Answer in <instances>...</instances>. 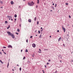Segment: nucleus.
I'll use <instances>...</instances> for the list:
<instances>
[{
  "label": "nucleus",
  "mask_w": 73,
  "mask_h": 73,
  "mask_svg": "<svg viewBox=\"0 0 73 73\" xmlns=\"http://www.w3.org/2000/svg\"><path fill=\"white\" fill-rule=\"evenodd\" d=\"M8 66H9V64L8 63V65H7V68H8Z\"/></svg>",
  "instance_id": "c756f323"
},
{
  "label": "nucleus",
  "mask_w": 73,
  "mask_h": 73,
  "mask_svg": "<svg viewBox=\"0 0 73 73\" xmlns=\"http://www.w3.org/2000/svg\"><path fill=\"white\" fill-rule=\"evenodd\" d=\"M57 72V71H56L55 73H56Z\"/></svg>",
  "instance_id": "c9c22d12"
},
{
  "label": "nucleus",
  "mask_w": 73,
  "mask_h": 73,
  "mask_svg": "<svg viewBox=\"0 0 73 73\" xmlns=\"http://www.w3.org/2000/svg\"><path fill=\"white\" fill-rule=\"evenodd\" d=\"M17 66H19V65H18V64H17Z\"/></svg>",
  "instance_id": "603ef678"
},
{
  "label": "nucleus",
  "mask_w": 73,
  "mask_h": 73,
  "mask_svg": "<svg viewBox=\"0 0 73 73\" xmlns=\"http://www.w3.org/2000/svg\"><path fill=\"white\" fill-rule=\"evenodd\" d=\"M30 38H32V36H31L30 37Z\"/></svg>",
  "instance_id": "e433bc0d"
},
{
  "label": "nucleus",
  "mask_w": 73,
  "mask_h": 73,
  "mask_svg": "<svg viewBox=\"0 0 73 73\" xmlns=\"http://www.w3.org/2000/svg\"><path fill=\"white\" fill-rule=\"evenodd\" d=\"M9 28H10V26L9 25L8 26V27L7 28V29H9Z\"/></svg>",
  "instance_id": "9b49d317"
},
{
  "label": "nucleus",
  "mask_w": 73,
  "mask_h": 73,
  "mask_svg": "<svg viewBox=\"0 0 73 73\" xmlns=\"http://www.w3.org/2000/svg\"><path fill=\"white\" fill-rule=\"evenodd\" d=\"M40 29H42V28L41 27Z\"/></svg>",
  "instance_id": "4d7b16f0"
},
{
  "label": "nucleus",
  "mask_w": 73,
  "mask_h": 73,
  "mask_svg": "<svg viewBox=\"0 0 73 73\" xmlns=\"http://www.w3.org/2000/svg\"><path fill=\"white\" fill-rule=\"evenodd\" d=\"M15 21H16V18H15Z\"/></svg>",
  "instance_id": "bb28decb"
},
{
  "label": "nucleus",
  "mask_w": 73,
  "mask_h": 73,
  "mask_svg": "<svg viewBox=\"0 0 73 73\" xmlns=\"http://www.w3.org/2000/svg\"><path fill=\"white\" fill-rule=\"evenodd\" d=\"M11 21H13V19H11Z\"/></svg>",
  "instance_id": "5fc2aeb1"
},
{
  "label": "nucleus",
  "mask_w": 73,
  "mask_h": 73,
  "mask_svg": "<svg viewBox=\"0 0 73 73\" xmlns=\"http://www.w3.org/2000/svg\"><path fill=\"white\" fill-rule=\"evenodd\" d=\"M3 53H4L5 54H6V53L4 52H3Z\"/></svg>",
  "instance_id": "58836bf2"
},
{
  "label": "nucleus",
  "mask_w": 73,
  "mask_h": 73,
  "mask_svg": "<svg viewBox=\"0 0 73 73\" xmlns=\"http://www.w3.org/2000/svg\"><path fill=\"white\" fill-rule=\"evenodd\" d=\"M38 52L39 53H41V52H40V51H38Z\"/></svg>",
  "instance_id": "a19ab883"
},
{
  "label": "nucleus",
  "mask_w": 73,
  "mask_h": 73,
  "mask_svg": "<svg viewBox=\"0 0 73 73\" xmlns=\"http://www.w3.org/2000/svg\"><path fill=\"white\" fill-rule=\"evenodd\" d=\"M38 33H39V34L40 33V31H38Z\"/></svg>",
  "instance_id": "b1692460"
},
{
  "label": "nucleus",
  "mask_w": 73,
  "mask_h": 73,
  "mask_svg": "<svg viewBox=\"0 0 73 73\" xmlns=\"http://www.w3.org/2000/svg\"><path fill=\"white\" fill-rule=\"evenodd\" d=\"M36 19H37V18H36V17H35L34 18V21H36Z\"/></svg>",
  "instance_id": "9d476101"
},
{
  "label": "nucleus",
  "mask_w": 73,
  "mask_h": 73,
  "mask_svg": "<svg viewBox=\"0 0 73 73\" xmlns=\"http://www.w3.org/2000/svg\"><path fill=\"white\" fill-rule=\"evenodd\" d=\"M44 50H48V49H45Z\"/></svg>",
  "instance_id": "4c0bfd02"
},
{
  "label": "nucleus",
  "mask_w": 73,
  "mask_h": 73,
  "mask_svg": "<svg viewBox=\"0 0 73 73\" xmlns=\"http://www.w3.org/2000/svg\"><path fill=\"white\" fill-rule=\"evenodd\" d=\"M43 73H44V71Z\"/></svg>",
  "instance_id": "338daca9"
},
{
  "label": "nucleus",
  "mask_w": 73,
  "mask_h": 73,
  "mask_svg": "<svg viewBox=\"0 0 73 73\" xmlns=\"http://www.w3.org/2000/svg\"><path fill=\"white\" fill-rule=\"evenodd\" d=\"M60 62H62L61 60H60Z\"/></svg>",
  "instance_id": "052dcab7"
},
{
  "label": "nucleus",
  "mask_w": 73,
  "mask_h": 73,
  "mask_svg": "<svg viewBox=\"0 0 73 73\" xmlns=\"http://www.w3.org/2000/svg\"><path fill=\"white\" fill-rule=\"evenodd\" d=\"M23 1H25V0H23Z\"/></svg>",
  "instance_id": "3c124183"
},
{
  "label": "nucleus",
  "mask_w": 73,
  "mask_h": 73,
  "mask_svg": "<svg viewBox=\"0 0 73 73\" xmlns=\"http://www.w3.org/2000/svg\"><path fill=\"white\" fill-rule=\"evenodd\" d=\"M3 48H6V47H5V46H3Z\"/></svg>",
  "instance_id": "cd10ccee"
},
{
  "label": "nucleus",
  "mask_w": 73,
  "mask_h": 73,
  "mask_svg": "<svg viewBox=\"0 0 73 73\" xmlns=\"http://www.w3.org/2000/svg\"><path fill=\"white\" fill-rule=\"evenodd\" d=\"M46 64H47V65H49V63L47 62V63H46Z\"/></svg>",
  "instance_id": "a878e982"
},
{
  "label": "nucleus",
  "mask_w": 73,
  "mask_h": 73,
  "mask_svg": "<svg viewBox=\"0 0 73 73\" xmlns=\"http://www.w3.org/2000/svg\"><path fill=\"white\" fill-rule=\"evenodd\" d=\"M2 51H3V52H4V50L3 49L2 50Z\"/></svg>",
  "instance_id": "864d4df0"
},
{
  "label": "nucleus",
  "mask_w": 73,
  "mask_h": 73,
  "mask_svg": "<svg viewBox=\"0 0 73 73\" xmlns=\"http://www.w3.org/2000/svg\"><path fill=\"white\" fill-rule=\"evenodd\" d=\"M38 7V6H37V5H36V8H37Z\"/></svg>",
  "instance_id": "8fccbe9b"
},
{
  "label": "nucleus",
  "mask_w": 73,
  "mask_h": 73,
  "mask_svg": "<svg viewBox=\"0 0 73 73\" xmlns=\"http://www.w3.org/2000/svg\"><path fill=\"white\" fill-rule=\"evenodd\" d=\"M7 33L9 34V36H11V37H12L13 38H15V36L13 34L11 33V32H7Z\"/></svg>",
  "instance_id": "f257e3e1"
},
{
  "label": "nucleus",
  "mask_w": 73,
  "mask_h": 73,
  "mask_svg": "<svg viewBox=\"0 0 73 73\" xmlns=\"http://www.w3.org/2000/svg\"><path fill=\"white\" fill-rule=\"evenodd\" d=\"M57 32H59V30H58L57 31Z\"/></svg>",
  "instance_id": "c03bdc74"
},
{
  "label": "nucleus",
  "mask_w": 73,
  "mask_h": 73,
  "mask_svg": "<svg viewBox=\"0 0 73 73\" xmlns=\"http://www.w3.org/2000/svg\"><path fill=\"white\" fill-rule=\"evenodd\" d=\"M30 23H31V20L29 19L28 21Z\"/></svg>",
  "instance_id": "1a4fd4ad"
},
{
  "label": "nucleus",
  "mask_w": 73,
  "mask_h": 73,
  "mask_svg": "<svg viewBox=\"0 0 73 73\" xmlns=\"http://www.w3.org/2000/svg\"><path fill=\"white\" fill-rule=\"evenodd\" d=\"M52 5H54V4L53 3V4H52Z\"/></svg>",
  "instance_id": "09e8293b"
},
{
  "label": "nucleus",
  "mask_w": 73,
  "mask_h": 73,
  "mask_svg": "<svg viewBox=\"0 0 73 73\" xmlns=\"http://www.w3.org/2000/svg\"><path fill=\"white\" fill-rule=\"evenodd\" d=\"M45 68H46V65L44 66Z\"/></svg>",
  "instance_id": "37998d69"
},
{
  "label": "nucleus",
  "mask_w": 73,
  "mask_h": 73,
  "mask_svg": "<svg viewBox=\"0 0 73 73\" xmlns=\"http://www.w3.org/2000/svg\"><path fill=\"white\" fill-rule=\"evenodd\" d=\"M32 57H34V56L33 55V56H32Z\"/></svg>",
  "instance_id": "69168bd1"
},
{
  "label": "nucleus",
  "mask_w": 73,
  "mask_h": 73,
  "mask_svg": "<svg viewBox=\"0 0 73 73\" xmlns=\"http://www.w3.org/2000/svg\"><path fill=\"white\" fill-rule=\"evenodd\" d=\"M62 29L64 31V32H65V29L64 27H63V26H62Z\"/></svg>",
  "instance_id": "20e7f679"
},
{
  "label": "nucleus",
  "mask_w": 73,
  "mask_h": 73,
  "mask_svg": "<svg viewBox=\"0 0 73 73\" xmlns=\"http://www.w3.org/2000/svg\"><path fill=\"white\" fill-rule=\"evenodd\" d=\"M63 46H65V45H64V44H63Z\"/></svg>",
  "instance_id": "13d9d810"
},
{
  "label": "nucleus",
  "mask_w": 73,
  "mask_h": 73,
  "mask_svg": "<svg viewBox=\"0 0 73 73\" xmlns=\"http://www.w3.org/2000/svg\"><path fill=\"white\" fill-rule=\"evenodd\" d=\"M37 1H38L37 2V4H39V0H37Z\"/></svg>",
  "instance_id": "2eb2a0df"
},
{
  "label": "nucleus",
  "mask_w": 73,
  "mask_h": 73,
  "mask_svg": "<svg viewBox=\"0 0 73 73\" xmlns=\"http://www.w3.org/2000/svg\"><path fill=\"white\" fill-rule=\"evenodd\" d=\"M19 26H20V27H21V24H20V25H19Z\"/></svg>",
  "instance_id": "79ce46f5"
},
{
  "label": "nucleus",
  "mask_w": 73,
  "mask_h": 73,
  "mask_svg": "<svg viewBox=\"0 0 73 73\" xmlns=\"http://www.w3.org/2000/svg\"><path fill=\"white\" fill-rule=\"evenodd\" d=\"M1 8H2V9H3V7H1Z\"/></svg>",
  "instance_id": "49530a36"
},
{
  "label": "nucleus",
  "mask_w": 73,
  "mask_h": 73,
  "mask_svg": "<svg viewBox=\"0 0 73 73\" xmlns=\"http://www.w3.org/2000/svg\"><path fill=\"white\" fill-rule=\"evenodd\" d=\"M0 62H1L2 63V64H3V62H2V61H1V60H0Z\"/></svg>",
  "instance_id": "aec40b11"
},
{
  "label": "nucleus",
  "mask_w": 73,
  "mask_h": 73,
  "mask_svg": "<svg viewBox=\"0 0 73 73\" xmlns=\"http://www.w3.org/2000/svg\"><path fill=\"white\" fill-rule=\"evenodd\" d=\"M32 46L33 48H35L36 47V44H32Z\"/></svg>",
  "instance_id": "7ed1b4c3"
},
{
  "label": "nucleus",
  "mask_w": 73,
  "mask_h": 73,
  "mask_svg": "<svg viewBox=\"0 0 73 73\" xmlns=\"http://www.w3.org/2000/svg\"><path fill=\"white\" fill-rule=\"evenodd\" d=\"M36 36H37V35H36Z\"/></svg>",
  "instance_id": "e2e57ef3"
},
{
  "label": "nucleus",
  "mask_w": 73,
  "mask_h": 73,
  "mask_svg": "<svg viewBox=\"0 0 73 73\" xmlns=\"http://www.w3.org/2000/svg\"><path fill=\"white\" fill-rule=\"evenodd\" d=\"M61 37H60V38H58V41H60V40H61Z\"/></svg>",
  "instance_id": "0eeeda50"
},
{
  "label": "nucleus",
  "mask_w": 73,
  "mask_h": 73,
  "mask_svg": "<svg viewBox=\"0 0 73 73\" xmlns=\"http://www.w3.org/2000/svg\"><path fill=\"white\" fill-rule=\"evenodd\" d=\"M50 37H51V36H50Z\"/></svg>",
  "instance_id": "0e129e2a"
},
{
  "label": "nucleus",
  "mask_w": 73,
  "mask_h": 73,
  "mask_svg": "<svg viewBox=\"0 0 73 73\" xmlns=\"http://www.w3.org/2000/svg\"><path fill=\"white\" fill-rule=\"evenodd\" d=\"M15 17H17V15L16 14L15 15Z\"/></svg>",
  "instance_id": "4468645a"
},
{
  "label": "nucleus",
  "mask_w": 73,
  "mask_h": 73,
  "mask_svg": "<svg viewBox=\"0 0 73 73\" xmlns=\"http://www.w3.org/2000/svg\"><path fill=\"white\" fill-rule=\"evenodd\" d=\"M72 62H73V60H72Z\"/></svg>",
  "instance_id": "774afa93"
},
{
  "label": "nucleus",
  "mask_w": 73,
  "mask_h": 73,
  "mask_svg": "<svg viewBox=\"0 0 73 73\" xmlns=\"http://www.w3.org/2000/svg\"><path fill=\"white\" fill-rule=\"evenodd\" d=\"M19 70H20V71H21V68H19Z\"/></svg>",
  "instance_id": "f3484780"
},
{
  "label": "nucleus",
  "mask_w": 73,
  "mask_h": 73,
  "mask_svg": "<svg viewBox=\"0 0 73 73\" xmlns=\"http://www.w3.org/2000/svg\"><path fill=\"white\" fill-rule=\"evenodd\" d=\"M17 31L19 32H20V30L19 29H17Z\"/></svg>",
  "instance_id": "f8f14e48"
},
{
  "label": "nucleus",
  "mask_w": 73,
  "mask_h": 73,
  "mask_svg": "<svg viewBox=\"0 0 73 73\" xmlns=\"http://www.w3.org/2000/svg\"><path fill=\"white\" fill-rule=\"evenodd\" d=\"M53 11H52V10H50V12H52Z\"/></svg>",
  "instance_id": "6e6d98bb"
},
{
  "label": "nucleus",
  "mask_w": 73,
  "mask_h": 73,
  "mask_svg": "<svg viewBox=\"0 0 73 73\" xmlns=\"http://www.w3.org/2000/svg\"><path fill=\"white\" fill-rule=\"evenodd\" d=\"M28 4L29 6H32V5H34V4L35 3H33V1H32L31 3L28 2Z\"/></svg>",
  "instance_id": "f03ea898"
},
{
  "label": "nucleus",
  "mask_w": 73,
  "mask_h": 73,
  "mask_svg": "<svg viewBox=\"0 0 73 73\" xmlns=\"http://www.w3.org/2000/svg\"><path fill=\"white\" fill-rule=\"evenodd\" d=\"M52 9L53 10H54V8L52 6Z\"/></svg>",
  "instance_id": "a211bd4d"
},
{
  "label": "nucleus",
  "mask_w": 73,
  "mask_h": 73,
  "mask_svg": "<svg viewBox=\"0 0 73 73\" xmlns=\"http://www.w3.org/2000/svg\"><path fill=\"white\" fill-rule=\"evenodd\" d=\"M9 20H11V18L9 19Z\"/></svg>",
  "instance_id": "a18cd8bd"
},
{
  "label": "nucleus",
  "mask_w": 73,
  "mask_h": 73,
  "mask_svg": "<svg viewBox=\"0 0 73 73\" xmlns=\"http://www.w3.org/2000/svg\"><path fill=\"white\" fill-rule=\"evenodd\" d=\"M25 57L24 56V57H23V60H24V59H25Z\"/></svg>",
  "instance_id": "5701e85b"
},
{
  "label": "nucleus",
  "mask_w": 73,
  "mask_h": 73,
  "mask_svg": "<svg viewBox=\"0 0 73 73\" xmlns=\"http://www.w3.org/2000/svg\"><path fill=\"white\" fill-rule=\"evenodd\" d=\"M43 31V29H42V30H41V31Z\"/></svg>",
  "instance_id": "680f3d73"
},
{
  "label": "nucleus",
  "mask_w": 73,
  "mask_h": 73,
  "mask_svg": "<svg viewBox=\"0 0 73 73\" xmlns=\"http://www.w3.org/2000/svg\"><path fill=\"white\" fill-rule=\"evenodd\" d=\"M16 34H17V35H19V33H16Z\"/></svg>",
  "instance_id": "72a5a7b5"
},
{
  "label": "nucleus",
  "mask_w": 73,
  "mask_h": 73,
  "mask_svg": "<svg viewBox=\"0 0 73 73\" xmlns=\"http://www.w3.org/2000/svg\"><path fill=\"white\" fill-rule=\"evenodd\" d=\"M26 42H28V39H27L26 40Z\"/></svg>",
  "instance_id": "f704fd0d"
},
{
  "label": "nucleus",
  "mask_w": 73,
  "mask_h": 73,
  "mask_svg": "<svg viewBox=\"0 0 73 73\" xmlns=\"http://www.w3.org/2000/svg\"><path fill=\"white\" fill-rule=\"evenodd\" d=\"M7 18H9V19L11 18L12 19V16H9V15H7Z\"/></svg>",
  "instance_id": "39448f33"
},
{
  "label": "nucleus",
  "mask_w": 73,
  "mask_h": 73,
  "mask_svg": "<svg viewBox=\"0 0 73 73\" xmlns=\"http://www.w3.org/2000/svg\"><path fill=\"white\" fill-rule=\"evenodd\" d=\"M51 61V60H50V59H49V60H48V62H49V61Z\"/></svg>",
  "instance_id": "c85d7f7f"
},
{
  "label": "nucleus",
  "mask_w": 73,
  "mask_h": 73,
  "mask_svg": "<svg viewBox=\"0 0 73 73\" xmlns=\"http://www.w3.org/2000/svg\"><path fill=\"white\" fill-rule=\"evenodd\" d=\"M12 70L13 71H14V70H13V69Z\"/></svg>",
  "instance_id": "bf43d9fd"
},
{
  "label": "nucleus",
  "mask_w": 73,
  "mask_h": 73,
  "mask_svg": "<svg viewBox=\"0 0 73 73\" xmlns=\"http://www.w3.org/2000/svg\"><path fill=\"white\" fill-rule=\"evenodd\" d=\"M0 54H2L1 53V52H0Z\"/></svg>",
  "instance_id": "ea45409f"
},
{
  "label": "nucleus",
  "mask_w": 73,
  "mask_h": 73,
  "mask_svg": "<svg viewBox=\"0 0 73 73\" xmlns=\"http://www.w3.org/2000/svg\"><path fill=\"white\" fill-rule=\"evenodd\" d=\"M8 48H12V46L11 45H9L8 46Z\"/></svg>",
  "instance_id": "423d86ee"
},
{
  "label": "nucleus",
  "mask_w": 73,
  "mask_h": 73,
  "mask_svg": "<svg viewBox=\"0 0 73 73\" xmlns=\"http://www.w3.org/2000/svg\"><path fill=\"white\" fill-rule=\"evenodd\" d=\"M5 24H7L8 23V22L7 21H5Z\"/></svg>",
  "instance_id": "ddd939ff"
},
{
  "label": "nucleus",
  "mask_w": 73,
  "mask_h": 73,
  "mask_svg": "<svg viewBox=\"0 0 73 73\" xmlns=\"http://www.w3.org/2000/svg\"><path fill=\"white\" fill-rule=\"evenodd\" d=\"M66 5H68V3H65Z\"/></svg>",
  "instance_id": "393cba45"
},
{
  "label": "nucleus",
  "mask_w": 73,
  "mask_h": 73,
  "mask_svg": "<svg viewBox=\"0 0 73 73\" xmlns=\"http://www.w3.org/2000/svg\"><path fill=\"white\" fill-rule=\"evenodd\" d=\"M23 51V50H21V52H22Z\"/></svg>",
  "instance_id": "de8ad7c7"
},
{
  "label": "nucleus",
  "mask_w": 73,
  "mask_h": 73,
  "mask_svg": "<svg viewBox=\"0 0 73 73\" xmlns=\"http://www.w3.org/2000/svg\"><path fill=\"white\" fill-rule=\"evenodd\" d=\"M11 4L13 5V4L14 3L13 1H11Z\"/></svg>",
  "instance_id": "6e6552de"
},
{
  "label": "nucleus",
  "mask_w": 73,
  "mask_h": 73,
  "mask_svg": "<svg viewBox=\"0 0 73 73\" xmlns=\"http://www.w3.org/2000/svg\"><path fill=\"white\" fill-rule=\"evenodd\" d=\"M56 6H57V4H56L55 5V7H56Z\"/></svg>",
  "instance_id": "4be33fe9"
},
{
  "label": "nucleus",
  "mask_w": 73,
  "mask_h": 73,
  "mask_svg": "<svg viewBox=\"0 0 73 73\" xmlns=\"http://www.w3.org/2000/svg\"><path fill=\"white\" fill-rule=\"evenodd\" d=\"M39 51H41V49H39Z\"/></svg>",
  "instance_id": "2f4dec72"
},
{
  "label": "nucleus",
  "mask_w": 73,
  "mask_h": 73,
  "mask_svg": "<svg viewBox=\"0 0 73 73\" xmlns=\"http://www.w3.org/2000/svg\"><path fill=\"white\" fill-rule=\"evenodd\" d=\"M38 23H39L38 21L37 22V24H39Z\"/></svg>",
  "instance_id": "7c9ffc66"
},
{
  "label": "nucleus",
  "mask_w": 73,
  "mask_h": 73,
  "mask_svg": "<svg viewBox=\"0 0 73 73\" xmlns=\"http://www.w3.org/2000/svg\"><path fill=\"white\" fill-rule=\"evenodd\" d=\"M41 35L39 36V38H41Z\"/></svg>",
  "instance_id": "412c9836"
},
{
  "label": "nucleus",
  "mask_w": 73,
  "mask_h": 73,
  "mask_svg": "<svg viewBox=\"0 0 73 73\" xmlns=\"http://www.w3.org/2000/svg\"><path fill=\"white\" fill-rule=\"evenodd\" d=\"M1 3L2 4H3V1H1Z\"/></svg>",
  "instance_id": "473e14b6"
},
{
  "label": "nucleus",
  "mask_w": 73,
  "mask_h": 73,
  "mask_svg": "<svg viewBox=\"0 0 73 73\" xmlns=\"http://www.w3.org/2000/svg\"><path fill=\"white\" fill-rule=\"evenodd\" d=\"M69 17L70 18H70H71V17L70 16V15H69Z\"/></svg>",
  "instance_id": "6ab92c4d"
},
{
  "label": "nucleus",
  "mask_w": 73,
  "mask_h": 73,
  "mask_svg": "<svg viewBox=\"0 0 73 73\" xmlns=\"http://www.w3.org/2000/svg\"><path fill=\"white\" fill-rule=\"evenodd\" d=\"M25 52H28V50H27V49H26V50L25 51Z\"/></svg>",
  "instance_id": "dca6fc26"
}]
</instances>
